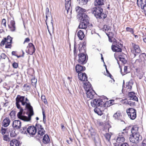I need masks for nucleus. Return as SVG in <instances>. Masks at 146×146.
<instances>
[{"instance_id": "obj_43", "label": "nucleus", "mask_w": 146, "mask_h": 146, "mask_svg": "<svg viewBox=\"0 0 146 146\" xmlns=\"http://www.w3.org/2000/svg\"><path fill=\"white\" fill-rule=\"evenodd\" d=\"M0 57L1 58L4 59H5L6 58H7V59L9 60V58L7 57L6 54L4 53H2Z\"/></svg>"}, {"instance_id": "obj_33", "label": "nucleus", "mask_w": 146, "mask_h": 146, "mask_svg": "<svg viewBox=\"0 0 146 146\" xmlns=\"http://www.w3.org/2000/svg\"><path fill=\"white\" fill-rule=\"evenodd\" d=\"M82 8L80 7L79 6H77L75 8V10L77 13H78V16L79 17V15H80V14H81V10H82Z\"/></svg>"}, {"instance_id": "obj_44", "label": "nucleus", "mask_w": 146, "mask_h": 146, "mask_svg": "<svg viewBox=\"0 0 146 146\" xmlns=\"http://www.w3.org/2000/svg\"><path fill=\"white\" fill-rule=\"evenodd\" d=\"M3 140L6 141H9V135H3Z\"/></svg>"}, {"instance_id": "obj_47", "label": "nucleus", "mask_w": 146, "mask_h": 146, "mask_svg": "<svg viewBox=\"0 0 146 146\" xmlns=\"http://www.w3.org/2000/svg\"><path fill=\"white\" fill-rule=\"evenodd\" d=\"M6 40V37L4 38L2 40L0 43V45L1 46H3L4 45L5 42H7Z\"/></svg>"}, {"instance_id": "obj_34", "label": "nucleus", "mask_w": 146, "mask_h": 146, "mask_svg": "<svg viewBox=\"0 0 146 146\" xmlns=\"http://www.w3.org/2000/svg\"><path fill=\"white\" fill-rule=\"evenodd\" d=\"M139 59H137L136 61L138 60L139 63H142L143 61L144 62L145 60L146 61V59L143 56H142L141 54L139 55Z\"/></svg>"}, {"instance_id": "obj_6", "label": "nucleus", "mask_w": 146, "mask_h": 146, "mask_svg": "<svg viewBox=\"0 0 146 146\" xmlns=\"http://www.w3.org/2000/svg\"><path fill=\"white\" fill-rule=\"evenodd\" d=\"M91 137L94 140L96 145L100 144L101 143V141L99 137V135L97 133L95 130L92 127L89 130Z\"/></svg>"}, {"instance_id": "obj_53", "label": "nucleus", "mask_w": 146, "mask_h": 146, "mask_svg": "<svg viewBox=\"0 0 146 146\" xmlns=\"http://www.w3.org/2000/svg\"><path fill=\"white\" fill-rule=\"evenodd\" d=\"M12 46L11 43H9L7 42V43L5 44V48H11Z\"/></svg>"}, {"instance_id": "obj_14", "label": "nucleus", "mask_w": 146, "mask_h": 146, "mask_svg": "<svg viewBox=\"0 0 146 146\" xmlns=\"http://www.w3.org/2000/svg\"><path fill=\"white\" fill-rule=\"evenodd\" d=\"M21 122L19 120H16L13 121L12 126L13 127V129L14 130V128L18 129L21 128Z\"/></svg>"}, {"instance_id": "obj_1", "label": "nucleus", "mask_w": 146, "mask_h": 146, "mask_svg": "<svg viewBox=\"0 0 146 146\" xmlns=\"http://www.w3.org/2000/svg\"><path fill=\"white\" fill-rule=\"evenodd\" d=\"M106 0H94V5L95 7L91 9V12L97 19L104 20L106 18L107 15L103 13V10L102 7L104 5Z\"/></svg>"}, {"instance_id": "obj_27", "label": "nucleus", "mask_w": 146, "mask_h": 146, "mask_svg": "<svg viewBox=\"0 0 146 146\" xmlns=\"http://www.w3.org/2000/svg\"><path fill=\"white\" fill-rule=\"evenodd\" d=\"M133 84L132 80H130L129 82H127L126 83V88L127 89H129V91H131L132 88V86Z\"/></svg>"}, {"instance_id": "obj_9", "label": "nucleus", "mask_w": 146, "mask_h": 146, "mask_svg": "<svg viewBox=\"0 0 146 146\" xmlns=\"http://www.w3.org/2000/svg\"><path fill=\"white\" fill-rule=\"evenodd\" d=\"M142 137L140 134L131 135H130L129 139L130 141L133 143H137L139 142V140H141Z\"/></svg>"}, {"instance_id": "obj_42", "label": "nucleus", "mask_w": 146, "mask_h": 146, "mask_svg": "<svg viewBox=\"0 0 146 146\" xmlns=\"http://www.w3.org/2000/svg\"><path fill=\"white\" fill-rule=\"evenodd\" d=\"M15 115L16 111L13 110L9 114L12 118H14L15 116Z\"/></svg>"}, {"instance_id": "obj_35", "label": "nucleus", "mask_w": 146, "mask_h": 146, "mask_svg": "<svg viewBox=\"0 0 146 146\" xmlns=\"http://www.w3.org/2000/svg\"><path fill=\"white\" fill-rule=\"evenodd\" d=\"M131 127V126H129L128 127H126L125 129H124L123 130V131H124L122 132L121 133V134L127 135V134L128 133V131H127Z\"/></svg>"}, {"instance_id": "obj_41", "label": "nucleus", "mask_w": 146, "mask_h": 146, "mask_svg": "<svg viewBox=\"0 0 146 146\" xmlns=\"http://www.w3.org/2000/svg\"><path fill=\"white\" fill-rule=\"evenodd\" d=\"M126 31L130 32L132 34H133L134 33V29L129 27H127L126 28Z\"/></svg>"}, {"instance_id": "obj_50", "label": "nucleus", "mask_w": 146, "mask_h": 146, "mask_svg": "<svg viewBox=\"0 0 146 146\" xmlns=\"http://www.w3.org/2000/svg\"><path fill=\"white\" fill-rule=\"evenodd\" d=\"M42 115L43 116V123L44 124H45L46 123V116L45 114L44 111L42 110Z\"/></svg>"}, {"instance_id": "obj_48", "label": "nucleus", "mask_w": 146, "mask_h": 146, "mask_svg": "<svg viewBox=\"0 0 146 146\" xmlns=\"http://www.w3.org/2000/svg\"><path fill=\"white\" fill-rule=\"evenodd\" d=\"M13 75H14L15 78L17 79V78H18V77L19 76V74L18 72L17 71L16 72L10 75V76Z\"/></svg>"}, {"instance_id": "obj_46", "label": "nucleus", "mask_w": 146, "mask_h": 146, "mask_svg": "<svg viewBox=\"0 0 146 146\" xmlns=\"http://www.w3.org/2000/svg\"><path fill=\"white\" fill-rule=\"evenodd\" d=\"M71 2L70 1L66 2L65 4V8L70 7Z\"/></svg>"}, {"instance_id": "obj_10", "label": "nucleus", "mask_w": 146, "mask_h": 146, "mask_svg": "<svg viewBox=\"0 0 146 146\" xmlns=\"http://www.w3.org/2000/svg\"><path fill=\"white\" fill-rule=\"evenodd\" d=\"M123 47V44L120 42H117L115 44H112L111 46V49L113 52H121L122 48Z\"/></svg>"}, {"instance_id": "obj_30", "label": "nucleus", "mask_w": 146, "mask_h": 146, "mask_svg": "<svg viewBox=\"0 0 146 146\" xmlns=\"http://www.w3.org/2000/svg\"><path fill=\"white\" fill-rule=\"evenodd\" d=\"M10 122V120L9 118L6 117L3 122V126L5 127H7L9 125Z\"/></svg>"}, {"instance_id": "obj_57", "label": "nucleus", "mask_w": 146, "mask_h": 146, "mask_svg": "<svg viewBox=\"0 0 146 146\" xmlns=\"http://www.w3.org/2000/svg\"><path fill=\"white\" fill-rule=\"evenodd\" d=\"M127 104L131 106H134L135 105V102H132L131 101H129L128 102Z\"/></svg>"}, {"instance_id": "obj_51", "label": "nucleus", "mask_w": 146, "mask_h": 146, "mask_svg": "<svg viewBox=\"0 0 146 146\" xmlns=\"http://www.w3.org/2000/svg\"><path fill=\"white\" fill-rule=\"evenodd\" d=\"M13 67L14 68H17L18 67V63L15 62H14L12 64Z\"/></svg>"}, {"instance_id": "obj_17", "label": "nucleus", "mask_w": 146, "mask_h": 146, "mask_svg": "<svg viewBox=\"0 0 146 146\" xmlns=\"http://www.w3.org/2000/svg\"><path fill=\"white\" fill-rule=\"evenodd\" d=\"M86 93L87 97L90 99L94 98L95 95H97L93 90L86 92Z\"/></svg>"}, {"instance_id": "obj_61", "label": "nucleus", "mask_w": 146, "mask_h": 146, "mask_svg": "<svg viewBox=\"0 0 146 146\" xmlns=\"http://www.w3.org/2000/svg\"><path fill=\"white\" fill-rule=\"evenodd\" d=\"M66 8V9L67 10V13L68 14V12L70 11V13L71 14L72 12V7H71V9H70V7L68 8Z\"/></svg>"}, {"instance_id": "obj_21", "label": "nucleus", "mask_w": 146, "mask_h": 146, "mask_svg": "<svg viewBox=\"0 0 146 146\" xmlns=\"http://www.w3.org/2000/svg\"><path fill=\"white\" fill-rule=\"evenodd\" d=\"M125 135L121 134V133H119V135L117 137L116 139V142L118 143H122L125 141L124 136Z\"/></svg>"}, {"instance_id": "obj_3", "label": "nucleus", "mask_w": 146, "mask_h": 146, "mask_svg": "<svg viewBox=\"0 0 146 146\" xmlns=\"http://www.w3.org/2000/svg\"><path fill=\"white\" fill-rule=\"evenodd\" d=\"M25 99V96H21L20 95H18L15 99L16 105L18 109H20V111L18 112L17 114V116L18 118L23 120V112L24 109L23 108L21 107V105L19 104V103L21 102L22 106H24L26 104L25 102H24Z\"/></svg>"}, {"instance_id": "obj_52", "label": "nucleus", "mask_w": 146, "mask_h": 146, "mask_svg": "<svg viewBox=\"0 0 146 146\" xmlns=\"http://www.w3.org/2000/svg\"><path fill=\"white\" fill-rule=\"evenodd\" d=\"M76 43L75 41L74 42V54L77 53V51L76 50Z\"/></svg>"}, {"instance_id": "obj_18", "label": "nucleus", "mask_w": 146, "mask_h": 146, "mask_svg": "<svg viewBox=\"0 0 146 146\" xmlns=\"http://www.w3.org/2000/svg\"><path fill=\"white\" fill-rule=\"evenodd\" d=\"M86 68L85 66H83L80 64H77L75 66V70L76 72L79 73L85 70Z\"/></svg>"}, {"instance_id": "obj_38", "label": "nucleus", "mask_w": 146, "mask_h": 146, "mask_svg": "<svg viewBox=\"0 0 146 146\" xmlns=\"http://www.w3.org/2000/svg\"><path fill=\"white\" fill-rule=\"evenodd\" d=\"M37 81V79H35V78H32L31 80L32 85L34 87H36Z\"/></svg>"}, {"instance_id": "obj_36", "label": "nucleus", "mask_w": 146, "mask_h": 146, "mask_svg": "<svg viewBox=\"0 0 146 146\" xmlns=\"http://www.w3.org/2000/svg\"><path fill=\"white\" fill-rule=\"evenodd\" d=\"M103 31H111V29L110 27L106 25H104L102 29Z\"/></svg>"}, {"instance_id": "obj_45", "label": "nucleus", "mask_w": 146, "mask_h": 146, "mask_svg": "<svg viewBox=\"0 0 146 146\" xmlns=\"http://www.w3.org/2000/svg\"><path fill=\"white\" fill-rule=\"evenodd\" d=\"M104 136L106 139L109 141L111 137V135L109 133H106L104 135Z\"/></svg>"}, {"instance_id": "obj_5", "label": "nucleus", "mask_w": 146, "mask_h": 146, "mask_svg": "<svg viewBox=\"0 0 146 146\" xmlns=\"http://www.w3.org/2000/svg\"><path fill=\"white\" fill-rule=\"evenodd\" d=\"M91 106L94 108L97 107L107 108L111 106L109 104V102L107 101L104 103V102L103 101L102 99L101 98L95 99L92 100L91 102Z\"/></svg>"}, {"instance_id": "obj_55", "label": "nucleus", "mask_w": 146, "mask_h": 146, "mask_svg": "<svg viewBox=\"0 0 146 146\" xmlns=\"http://www.w3.org/2000/svg\"><path fill=\"white\" fill-rule=\"evenodd\" d=\"M7 129L5 128H4L3 127H1V133L3 135L5 134L6 132Z\"/></svg>"}, {"instance_id": "obj_13", "label": "nucleus", "mask_w": 146, "mask_h": 146, "mask_svg": "<svg viewBox=\"0 0 146 146\" xmlns=\"http://www.w3.org/2000/svg\"><path fill=\"white\" fill-rule=\"evenodd\" d=\"M27 133L30 135L33 136L36 133V130L34 125L28 126Z\"/></svg>"}, {"instance_id": "obj_54", "label": "nucleus", "mask_w": 146, "mask_h": 146, "mask_svg": "<svg viewBox=\"0 0 146 146\" xmlns=\"http://www.w3.org/2000/svg\"><path fill=\"white\" fill-rule=\"evenodd\" d=\"M16 135V134L15 133V131H13V130H12L10 133V136L11 137H15Z\"/></svg>"}, {"instance_id": "obj_49", "label": "nucleus", "mask_w": 146, "mask_h": 146, "mask_svg": "<svg viewBox=\"0 0 146 146\" xmlns=\"http://www.w3.org/2000/svg\"><path fill=\"white\" fill-rule=\"evenodd\" d=\"M41 99L43 102H44L45 104H47V100L46 99L45 96H42Z\"/></svg>"}, {"instance_id": "obj_15", "label": "nucleus", "mask_w": 146, "mask_h": 146, "mask_svg": "<svg viewBox=\"0 0 146 146\" xmlns=\"http://www.w3.org/2000/svg\"><path fill=\"white\" fill-rule=\"evenodd\" d=\"M78 77L80 80L81 81H88L87 76L85 73L79 72L78 74Z\"/></svg>"}, {"instance_id": "obj_40", "label": "nucleus", "mask_w": 146, "mask_h": 146, "mask_svg": "<svg viewBox=\"0 0 146 146\" xmlns=\"http://www.w3.org/2000/svg\"><path fill=\"white\" fill-rule=\"evenodd\" d=\"M6 41L7 42L9 43H12V42L13 38H12L10 36L8 35L7 37H6Z\"/></svg>"}, {"instance_id": "obj_28", "label": "nucleus", "mask_w": 146, "mask_h": 146, "mask_svg": "<svg viewBox=\"0 0 146 146\" xmlns=\"http://www.w3.org/2000/svg\"><path fill=\"white\" fill-rule=\"evenodd\" d=\"M77 35L79 39L81 40H83L85 36L83 31L81 30H80L78 31Z\"/></svg>"}, {"instance_id": "obj_11", "label": "nucleus", "mask_w": 146, "mask_h": 146, "mask_svg": "<svg viewBox=\"0 0 146 146\" xmlns=\"http://www.w3.org/2000/svg\"><path fill=\"white\" fill-rule=\"evenodd\" d=\"M131 44L134 50H131V52L133 53L135 57L137 55V54L140 52L141 50L139 46L138 45L133 42L131 43Z\"/></svg>"}, {"instance_id": "obj_32", "label": "nucleus", "mask_w": 146, "mask_h": 146, "mask_svg": "<svg viewBox=\"0 0 146 146\" xmlns=\"http://www.w3.org/2000/svg\"><path fill=\"white\" fill-rule=\"evenodd\" d=\"M123 55H119L118 58L123 64H125L127 62V60L124 58L123 57Z\"/></svg>"}, {"instance_id": "obj_2", "label": "nucleus", "mask_w": 146, "mask_h": 146, "mask_svg": "<svg viewBox=\"0 0 146 146\" xmlns=\"http://www.w3.org/2000/svg\"><path fill=\"white\" fill-rule=\"evenodd\" d=\"M25 101L26 104H25V108L24 110H27L28 111L26 113V114L28 115V116L25 115V112L23 111V121H29L31 119V116L34 115V113L33 110V107L31 105L30 103L29 102L27 103L28 102H29V100L27 98L25 99Z\"/></svg>"}, {"instance_id": "obj_24", "label": "nucleus", "mask_w": 146, "mask_h": 146, "mask_svg": "<svg viewBox=\"0 0 146 146\" xmlns=\"http://www.w3.org/2000/svg\"><path fill=\"white\" fill-rule=\"evenodd\" d=\"M20 141L17 139H14L10 142V146H19Z\"/></svg>"}, {"instance_id": "obj_20", "label": "nucleus", "mask_w": 146, "mask_h": 146, "mask_svg": "<svg viewBox=\"0 0 146 146\" xmlns=\"http://www.w3.org/2000/svg\"><path fill=\"white\" fill-rule=\"evenodd\" d=\"M10 24V25L8 24L9 28L11 31H15L16 30L15 21L14 20H11Z\"/></svg>"}, {"instance_id": "obj_58", "label": "nucleus", "mask_w": 146, "mask_h": 146, "mask_svg": "<svg viewBox=\"0 0 146 146\" xmlns=\"http://www.w3.org/2000/svg\"><path fill=\"white\" fill-rule=\"evenodd\" d=\"M109 36H108V37H110L113 38L114 36V33L112 32H109Z\"/></svg>"}, {"instance_id": "obj_29", "label": "nucleus", "mask_w": 146, "mask_h": 146, "mask_svg": "<svg viewBox=\"0 0 146 146\" xmlns=\"http://www.w3.org/2000/svg\"><path fill=\"white\" fill-rule=\"evenodd\" d=\"M28 126L29 125H27L22 127L20 130L21 133L23 134H27L28 133L27 129H28Z\"/></svg>"}, {"instance_id": "obj_8", "label": "nucleus", "mask_w": 146, "mask_h": 146, "mask_svg": "<svg viewBox=\"0 0 146 146\" xmlns=\"http://www.w3.org/2000/svg\"><path fill=\"white\" fill-rule=\"evenodd\" d=\"M126 113L129 117L131 120L135 119L137 116L136 110L133 108H129L126 110Z\"/></svg>"}, {"instance_id": "obj_22", "label": "nucleus", "mask_w": 146, "mask_h": 146, "mask_svg": "<svg viewBox=\"0 0 146 146\" xmlns=\"http://www.w3.org/2000/svg\"><path fill=\"white\" fill-rule=\"evenodd\" d=\"M138 127L137 125H133L131 129V135H136L137 134H139L138 132Z\"/></svg>"}, {"instance_id": "obj_64", "label": "nucleus", "mask_w": 146, "mask_h": 146, "mask_svg": "<svg viewBox=\"0 0 146 146\" xmlns=\"http://www.w3.org/2000/svg\"><path fill=\"white\" fill-rule=\"evenodd\" d=\"M145 5L143 6V7L141 9L143 10L144 11H146V2L145 1Z\"/></svg>"}, {"instance_id": "obj_12", "label": "nucleus", "mask_w": 146, "mask_h": 146, "mask_svg": "<svg viewBox=\"0 0 146 146\" xmlns=\"http://www.w3.org/2000/svg\"><path fill=\"white\" fill-rule=\"evenodd\" d=\"M28 49L26 52L30 55H32L35 52L36 49L34 44L32 43H29L27 47Z\"/></svg>"}, {"instance_id": "obj_23", "label": "nucleus", "mask_w": 146, "mask_h": 146, "mask_svg": "<svg viewBox=\"0 0 146 146\" xmlns=\"http://www.w3.org/2000/svg\"><path fill=\"white\" fill-rule=\"evenodd\" d=\"M121 113L120 111H118L113 115V117L115 119L121 121H123L125 123V122L120 119V117H121Z\"/></svg>"}, {"instance_id": "obj_4", "label": "nucleus", "mask_w": 146, "mask_h": 146, "mask_svg": "<svg viewBox=\"0 0 146 146\" xmlns=\"http://www.w3.org/2000/svg\"><path fill=\"white\" fill-rule=\"evenodd\" d=\"M78 17L81 20L80 23L78 26L80 29H86L87 25L89 24L90 19L89 17L86 13H82L79 15Z\"/></svg>"}, {"instance_id": "obj_26", "label": "nucleus", "mask_w": 146, "mask_h": 146, "mask_svg": "<svg viewBox=\"0 0 146 146\" xmlns=\"http://www.w3.org/2000/svg\"><path fill=\"white\" fill-rule=\"evenodd\" d=\"M50 141L48 135L47 134L44 135L42 139V142L43 143L45 144H47Z\"/></svg>"}, {"instance_id": "obj_39", "label": "nucleus", "mask_w": 146, "mask_h": 146, "mask_svg": "<svg viewBox=\"0 0 146 146\" xmlns=\"http://www.w3.org/2000/svg\"><path fill=\"white\" fill-rule=\"evenodd\" d=\"M94 111L95 113L97 114L98 115H101L103 113L102 111L99 109L95 108L94 110Z\"/></svg>"}, {"instance_id": "obj_60", "label": "nucleus", "mask_w": 146, "mask_h": 146, "mask_svg": "<svg viewBox=\"0 0 146 146\" xmlns=\"http://www.w3.org/2000/svg\"><path fill=\"white\" fill-rule=\"evenodd\" d=\"M132 100H135L136 101H138V98L136 96V95H135L133 98L132 99Z\"/></svg>"}, {"instance_id": "obj_7", "label": "nucleus", "mask_w": 146, "mask_h": 146, "mask_svg": "<svg viewBox=\"0 0 146 146\" xmlns=\"http://www.w3.org/2000/svg\"><path fill=\"white\" fill-rule=\"evenodd\" d=\"M78 56V59L77 60L79 63L83 65L86 63L88 60V56L86 53H79Z\"/></svg>"}, {"instance_id": "obj_31", "label": "nucleus", "mask_w": 146, "mask_h": 146, "mask_svg": "<svg viewBox=\"0 0 146 146\" xmlns=\"http://www.w3.org/2000/svg\"><path fill=\"white\" fill-rule=\"evenodd\" d=\"M36 122L37 123L35 126V128H36V132H37V130L38 131L43 127L39 123H38V121H36Z\"/></svg>"}, {"instance_id": "obj_59", "label": "nucleus", "mask_w": 146, "mask_h": 146, "mask_svg": "<svg viewBox=\"0 0 146 146\" xmlns=\"http://www.w3.org/2000/svg\"><path fill=\"white\" fill-rule=\"evenodd\" d=\"M113 38V39L112 40V44H117V42H119V41H117L115 38Z\"/></svg>"}, {"instance_id": "obj_56", "label": "nucleus", "mask_w": 146, "mask_h": 146, "mask_svg": "<svg viewBox=\"0 0 146 146\" xmlns=\"http://www.w3.org/2000/svg\"><path fill=\"white\" fill-rule=\"evenodd\" d=\"M6 19H3L2 21V24L4 25L5 27H6Z\"/></svg>"}, {"instance_id": "obj_63", "label": "nucleus", "mask_w": 146, "mask_h": 146, "mask_svg": "<svg viewBox=\"0 0 146 146\" xmlns=\"http://www.w3.org/2000/svg\"><path fill=\"white\" fill-rule=\"evenodd\" d=\"M46 15H48L49 14V9L48 7H46Z\"/></svg>"}, {"instance_id": "obj_62", "label": "nucleus", "mask_w": 146, "mask_h": 146, "mask_svg": "<svg viewBox=\"0 0 146 146\" xmlns=\"http://www.w3.org/2000/svg\"><path fill=\"white\" fill-rule=\"evenodd\" d=\"M30 39L29 38H26L23 42V44H24L25 42H29Z\"/></svg>"}, {"instance_id": "obj_37", "label": "nucleus", "mask_w": 146, "mask_h": 146, "mask_svg": "<svg viewBox=\"0 0 146 146\" xmlns=\"http://www.w3.org/2000/svg\"><path fill=\"white\" fill-rule=\"evenodd\" d=\"M135 93L133 92H129L128 94V96L129 98H130L129 100H132V98H133L134 96L135 95Z\"/></svg>"}, {"instance_id": "obj_19", "label": "nucleus", "mask_w": 146, "mask_h": 146, "mask_svg": "<svg viewBox=\"0 0 146 146\" xmlns=\"http://www.w3.org/2000/svg\"><path fill=\"white\" fill-rule=\"evenodd\" d=\"M87 81V82L84 83V87L86 92L93 90L90 83L89 81Z\"/></svg>"}, {"instance_id": "obj_16", "label": "nucleus", "mask_w": 146, "mask_h": 146, "mask_svg": "<svg viewBox=\"0 0 146 146\" xmlns=\"http://www.w3.org/2000/svg\"><path fill=\"white\" fill-rule=\"evenodd\" d=\"M78 45H79L78 48L79 51V53H86L85 42H83L82 45L79 44Z\"/></svg>"}, {"instance_id": "obj_25", "label": "nucleus", "mask_w": 146, "mask_h": 146, "mask_svg": "<svg viewBox=\"0 0 146 146\" xmlns=\"http://www.w3.org/2000/svg\"><path fill=\"white\" fill-rule=\"evenodd\" d=\"M45 131L44 130L43 127L39 131H38L37 135L36 137H38L39 138H42L43 135L45 134Z\"/></svg>"}]
</instances>
